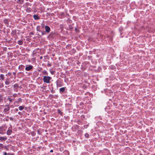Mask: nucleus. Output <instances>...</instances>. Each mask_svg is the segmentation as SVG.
Masks as SVG:
<instances>
[{
  "mask_svg": "<svg viewBox=\"0 0 155 155\" xmlns=\"http://www.w3.org/2000/svg\"><path fill=\"white\" fill-rule=\"evenodd\" d=\"M51 79V78L50 76H45L43 77V80L44 83H49Z\"/></svg>",
  "mask_w": 155,
  "mask_h": 155,
  "instance_id": "f257e3e1",
  "label": "nucleus"
},
{
  "mask_svg": "<svg viewBox=\"0 0 155 155\" xmlns=\"http://www.w3.org/2000/svg\"><path fill=\"white\" fill-rule=\"evenodd\" d=\"M33 67V66L31 65H26V67L25 70L26 71H29L32 69Z\"/></svg>",
  "mask_w": 155,
  "mask_h": 155,
  "instance_id": "f03ea898",
  "label": "nucleus"
},
{
  "mask_svg": "<svg viewBox=\"0 0 155 155\" xmlns=\"http://www.w3.org/2000/svg\"><path fill=\"white\" fill-rule=\"evenodd\" d=\"M12 133V130L11 128H9L7 131V135H9L11 134Z\"/></svg>",
  "mask_w": 155,
  "mask_h": 155,
  "instance_id": "7ed1b4c3",
  "label": "nucleus"
},
{
  "mask_svg": "<svg viewBox=\"0 0 155 155\" xmlns=\"http://www.w3.org/2000/svg\"><path fill=\"white\" fill-rule=\"evenodd\" d=\"M10 109V108L8 106H7L4 109L3 112H4L5 113H6V112H7Z\"/></svg>",
  "mask_w": 155,
  "mask_h": 155,
  "instance_id": "20e7f679",
  "label": "nucleus"
},
{
  "mask_svg": "<svg viewBox=\"0 0 155 155\" xmlns=\"http://www.w3.org/2000/svg\"><path fill=\"white\" fill-rule=\"evenodd\" d=\"M45 30L46 32L48 33L50 32V28L49 26H45Z\"/></svg>",
  "mask_w": 155,
  "mask_h": 155,
  "instance_id": "39448f33",
  "label": "nucleus"
},
{
  "mask_svg": "<svg viewBox=\"0 0 155 155\" xmlns=\"http://www.w3.org/2000/svg\"><path fill=\"white\" fill-rule=\"evenodd\" d=\"M17 2L18 4L20 5L22 4L24 2V0H18Z\"/></svg>",
  "mask_w": 155,
  "mask_h": 155,
  "instance_id": "423d86ee",
  "label": "nucleus"
},
{
  "mask_svg": "<svg viewBox=\"0 0 155 155\" xmlns=\"http://www.w3.org/2000/svg\"><path fill=\"white\" fill-rule=\"evenodd\" d=\"M7 139L6 137H0V140L1 141H5Z\"/></svg>",
  "mask_w": 155,
  "mask_h": 155,
  "instance_id": "0eeeda50",
  "label": "nucleus"
},
{
  "mask_svg": "<svg viewBox=\"0 0 155 155\" xmlns=\"http://www.w3.org/2000/svg\"><path fill=\"white\" fill-rule=\"evenodd\" d=\"M10 82L7 79L5 82V84L6 85H8L9 84Z\"/></svg>",
  "mask_w": 155,
  "mask_h": 155,
  "instance_id": "6e6552de",
  "label": "nucleus"
},
{
  "mask_svg": "<svg viewBox=\"0 0 155 155\" xmlns=\"http://www.w3.org/2000/svg\"><path fill=\"white\" fill-rule=\"evenodd\" d=\"M0 78L1 80L2 81H3L4 79V76L3 74H1L0 75Z\"/></svg>",
  "mask_w": 155,
  "mask_h": 155,
  "instance_id": "1a4fd4ad",
  "label": "nucleus"
},
{
  "mask_svg": "<svg viewBox=\"0 0 155 155\" xmlns=\"http://www.w3.org/2000/svg\"><path fill=\"white\" fill-rule=\"evenodd\" d=\"M33 17L35 19L37 20L39 19V18L38 16L36 15H33Z\"/></svg>",
  "mask_w": 155,
  "mask_h": 155,
  "instance_id": "9d476101",
  "label": "nucleus"
},
{
  "mask_svg": "<svg viewBox=\"0 0 155 155\" xmlns=\"http://www.w3.org/2000/svg\"><path fill=\"white\" fill-rule=\"evenodd\" d=\"M24 66L22 65H20L19 66V69L20 70H22L23 68L24 67Z\"/></svg>",
  "mask_w": 155,
  "mask_h": 155,
  "instance_id": "9b49d317",
  "label": "nucleus"
},
{
  "mask_svg": "<svg viewBox=\"0 0 155 155\" xmlns=\"http://www.w3.org/2000/svg\"><path fill=\"white\" fill-rule=\"evenodd\" d=\"M24 107L23 106H20L18 107V109L20 110H22L24 109Z\"/></svg>",
  "mask_w": 155,
  "mask_h": 155,
  "instance_id": "f8f14e48",
  "label": "nucleus"
},
{
  "mask_svg": "<svg viewBox=\"0 0 155 155\" xmlns=\"http://www.w3.org/2000/svg\"><path fill=\"white\" fill-rule=\"evenodd\" d=\"M43 74L45 75H48V73L46 70H44L42 71Z\"/></svg>",
  "mask_w": 155,
  "mask_h": 155,
  "instance_id": "ddd939ff",
  "label": "nucleus"
},
{
  "mask_svg": "<svg viewBox=\"0 0 155 155\" xmlns=\"http://www.w3.org/2000/svg\"><path fill=\"white\" fill-rule=\"evenodd\" d=\"M65 88L64 87H62L60 89V92H63L64 90H65Z\"/></svg>",
  "mask_w": 155,
  "mask_h": 155,
  "instance_id": "4468645a",
  "label": "nucleus"
},
{
  "mask_svg": "<svg viewBox=\"0 0 155 155\" xmlns=\"http://www.w3.org/2000/svg\"><path fill=\"white\" fill-rule=\"evenodd\" d=\"M4 133L3 132V130H2V127H0V134H3Z\"/></svg>",
  "mask_w": 155,
  "mask_h": 155,
  "instance_id": "2eb2a0df",
  "label": "nucleus"
},
{
  "mask_svg": "<svg viewBox=\"0 0 155 155\" xmlns=\"http://www.w3.org/2000/svg\"><path fill=\"white\" fill-rule=\"evenodd\" d=\"M18 43L19 45H21L22 44L23 42L21 40H19L18 41Z\"/></svg>",
  "mask_w": 155,
  "mask_h": 155,
  "instance_id": "dca6fc26",
  "label": "nucleus"
},
{
  "mask_svg": "<svg viewBox=\"0 0 155 155\" xmlns=\"http://www.w3.org/2000/svg\"><path fill=\"white\" fill-rule=\"evenodd\" d=\"M21 98H19L18 99L17 101H15V102L18 103L19 102H21Z\"/></svg>",
  "mask_w": 155,
  "mask_h": 155,
  "instance_id": "f3484780",
  "label": "nucleus"
},
{
  "mask_svg": "<svg viewBox=\"0 0 155 155\" xmlns=\"http://www.w3.org/2000/svg\"><path fill=\"white\" fill-rule=\"evenodd\" d=\"M3 148V145L2 143H0V149H2Z\"/></svg>",
  "mask_w": 155,
  "mask_h": 155,
  "instance_id": "a211bd4d",
  "label": "nucleus"
},
{
  "mask_svg": "<svg viewBox=\"0 0 155 155\" xmlns=\"http://www.w3.org/2000/svg\"><path fill=\"white\" fill-rule=\"evenodd\" d=\"M8 100L10 102H12L13 101V100L12 99L10 98H9V97L8 98Z\"/></svg>",
  "mask_w": 155,
  "mask_h": 155,
  "instance_id": "6ab92c4d",
  "label": "nucleus"
},
{
  "mask_svg": "<svg viewBox=\"0 0 155 155\" xmlns=\"http://www.w3.org/2000/svg\"><path fill=\"white\" fill-rule=\"evenodd\" d=\"M4 85L3 84L0 83V87L2 88L3 87Z\"/></svg>",
  "mask_w": 155,
  "mask_h": 155,
  "instance_id": "aec40b11",
  "label": "nucleus"
},
{
  "mask_svg": "<svg viewBox=\"0 0 155 155\" xmlns=\"http://www.w3.org/2000/svg\"><path fill=\"white\" fill-rule=\"evenodd\" d=\"M50 73L52 74H54L55 71H50Z\"/></svg>",
  "mask_w": 155,
  "mask_h": 155,
  "instance_id": "412c9836",
  "label": "nucleus"
},
{
  "mask_svg": "<svg viewBox=\"0 0 155 155\" xmlns=\"http://www.w3.org/2000/svg\"><path fill=\"white\" fill-rule=\"evenodd\" d=\"M85 136L87 138L89 136V135L88 134L86 133L85 134Z\"/></svg>",
  "mask_w": 155,
  "mask_h": 155,
  "instance_id": "4be33fe9",
  "label": "nucleus"
},
{
  "mask_svg": "<svg viewBox=\"0 0 155 155\" xmlns=\"http://www.w3.org/2000/svg\"><path fill=\"white\" fill-rule=\"evenodd\" d=\"M4 22L6 24H8V20H4Z\"/></svg>",
  "mask_w": 155,
  "mask_h": 155,
  "instance_id": "5701e85b",
  "label": "nucleus"
},
{
  "mask_svg": "<svg viewBox=\"0 0 155 155\" xmlns=\"http://www.w3.org/2000/svg\"><path fill=\"white\" fill-rule=\"evenodd\" d=\"M37 29L38 31H40L39 30V26H37Z\"/></svg>",
  "mask_w": 155,
  "mask_h": 155,
  "instance_id": "b1692460",
  "label": "nucleus"
},
{
  "mask_svg": "<svg viewBox=\"0 0 155 155\" xmlns=\"http://www.w3.org/2000/svg\"><path fill=\"white\" fill-rule=\"evenodd\" d=\"M2 100V97L1 95H0V102Z\"/></svg>",
  "mask_w": 155,
  "mask_h": 155,
  "instance_id": "393cba45",
  "label": "nucleus"
},
{
  "mask_svg": "<svg viewBox=\"0 0 155 155\" xmlns=\"http://www.w3.org/2000/svg\"><path fill=\"white\" fill-rule=\"evenodd\" d=\"M13 154L12 153H7V155H13Z\"/></svg>",
  "mask_w": 155,
  "mask_h": 155,
  "instance_id": "a878e982",
  "label": "nucleus"
},
{
  "mask_svg": "<svg viewBox=\"0 0 155 155\" xmlns=\"http://www.w3.org/2000/svg\"><path fill=\"white\" fill-rule=\"evenodd\" d=\"M9 119L11 120H13V118L12 117H10L9 118Z\"/></svg>",
  "mask_w": 155,
  "mask_h": 155,
  "instance_id": "bb28decb",
  "label": "nucleus"
},
{
  "mask_svg": "<svg viewBox=\"0 0 155 155\" xmlns=\"http://www.w3.org/2000/svg\"><path fill=\"white\" fill-rule=\"evenodd\" d=\"M48 66H49V67H50L51 66V64H50V63H48Z\"/></svg>",
  "mask_w": 155,
  "mask_h": 155,
  "instance_id": "cd10ccee",
  "label": "nucleus"
},
{
  "mask_svg": "<svg viewBox=\"0 0 155 155\" xmlns=\"http://www.w3.org/2000/svg\"><path fill=\"white\" fill-rule=\"evenodd\" d=\"M4 155H7V153L6 152H3Z\"/></svg>",
  "mask_w": 155,
  "mask_h": 155,
  "instance_id": "c85d7f7f",
  "label": "nucleus"
},
{
  "mask_svg": "<svg viewBox=\"0 0 155 155\" xmlns=\"http://www.w3.org/2000/svg\"><path fill=\"white\" fill-rule=\"evenodd\" d=\"M42 58H43V57H42V56H41V57H40V59H42Z\"/></svg>",
  "mask_w": 155,
  "mask_h": 155,
  "instance_id": "c756f323",
  "label": "nucleus"
},
{
  "mask_svg": "<svg viewBox=\"0 0 155 155\" xmlns=\"http://www.w3.org/2000/svg\"><path fill=\"white\" fill-rule=\"evenodd\" d=\"M50 152H53V150H50Z\"/></svg>",
  "mask_w": 155,
  "mask_h": 155,
  "instance_id": "7c9ffc66",
  "label": "nucleus"
},
{
  "mask_svg": "<svg viewBox=\"0 0 155 155\" xmlns=\"http://www.w3.org/2000/svg\"><path fill=\"white\" fill-rule=\"evenodd\" d=\"M15 110L16 111H18V109H15Z\"/></svg>",
  "mask_w": 155,
  "mask_h": 155,
  "instance_id": "2f4dec72",
  "label": "nucleus"
},
{
  "mask_svg": "<svg viewBox=\"0 0 155 155\" xmlns=\"http://www.w3.org/2000/svg\"><path fill=\"white\" fill-rule=\"evenodd\" d=\"M20 114V112H19L18 113V114Z\"/></svg>",
  "mask_w": 155,
  "mask_h": 155,
  "instance_id": "473e14b6",
  "label": "nucleus"
},
{
  "mask_svg": "<svg viewBox=\"0 0 155 155\" xmlns=\"http://www.w3.org/2000/svg\"><path fill=\"white\" fill-rule=\"evenodd\" d=\"M6 120V121H8V119H7Z\"/></svg>",
  "mask_w": 155,
  "mask_h": 155,
  "instance_id": "72a5a7b5",
  "label": "nucleus"
}]
</instances>
